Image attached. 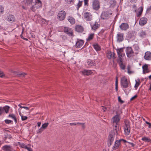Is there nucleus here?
<instances>
[{
    "instance_id": "f257e3e1",
    "label": "nucleus",
    "mask_w": 151,
    "mask_h": 151,
    "mask_svg": "<svg viewBox=\"0 0 151 151\" xmlns=\"http://www.w3.org/2000/svg\"><path fill=\"white\" fill-rule=\"evenodd\" d=\"M121 87L123 89V90L125 93L128 94L129 92L128 91L126 88H127L130 85V82L129 83L127 81V79L125 76H124L121 78Z\"/></svg>"
},
{
    "instance_id": "f03ea898",
    "label": "nucleus",
    "mask_w": 151,
    "mask_h": 151,
    "mask_svg": "<svg viewBox=\"0 0 151 151\" xmlns=\"http://www.w3.org/2000/svg\"><path fill=\"white\" fill-rule=\"evenodd\" d=\"M115 137V134L113 132H110L108 138V145L110 147L112 145Z\"/></svg>"
},
{
    "instance_id": "7ed1b4c3",
    "label": "nucleus",
    "mask_w": 151,
    "mask_h": 151,
    "mask_svg": "<svg viewBox=\"0 0 151 151\" xmlns=\"http://www.w3.org/2000/svg\"><path fill=\"white\" fill-rule=\"evenodd\" d=\"M66 16L65 12L63 10L59 11L57 14V19L60 21H63L64 19Z\"/></svg>"
},
{
    "instance_id": "20e7f679",
    "label": "nucleus",
    "mask_w": 151,
    "mask_h": 151,
    "mask_svg": "<svg viewBox=\"0 0 151 151\" xmlns=\"http://www.w3.org/2000/svg\"><path fill=\"white\" fill-rule=\"evenodd\" d=\"M64 32L69 36H73V34L72 29L69 27H65L63 29Z\"/></svg>"
},
{
    "instance_id": "39448f33",
    "label": "nucleus",
    "mask_w": 151,
    "mask_h": 151,
    "mask_svg": "<svg viewBox=\"0 0 151 151\" xmlns=\"http://www.w3.org/2000/svg\"><path fill=\"white\" fill-rule=\"evenodd\" d=\"M126 52L127 56L130 58L133 55L134 52L131 47H127L126 48Z\"/></svg>"
},
{
    "instance_id": "423d86ee",
    "label": "nucleus",
    "mask_w": 151,
    "mask_h": 151,
    "mask_svg": "<svg viewBox=\"0 0 151 151\" xmlns=\"http://www.w3.org/2000/svg\"><path fill=\"white\" fill-rule=\"evenodd\" d=\"M121 141H123L125 143L127 142L126 140L123 139L116 140L114 144L112 147V149L114 150H116L121 145L120 142Z\"/></svg>"
},
{
    "instance_id": "0eeeda50",
    "label": "nucleus",
    "mask_w": 151,
    "mask_h": 151,
    "mask_svg": "<svg viewBox=\"0 0 151 151\" xmlns=\"http://www.w3.org/2000/svg\"><path fill=\"white\" fill-rule=\"evenodd\" d=\"M120 120L119 116L118 114H116L113 117L111 120V123L113 125L119 124Z\"/></svg>"
},
{
    "instance_id": "6e6552de",
    "label": "nucleus",
    "mask_w": 151,
    "mask_h": 151,
    "mask_svg": "<svg viewBox=\"0 0 151 151\" xmlns=\"http://www.w3.org/2000/svg\"><path fill=\"white\" fill-rule=\"evenodd\" d=\"M124 132L125 135H128L130 132V123L129 122L126 123L124 127Z\"/></svg>"
},
{
    "instance_id": "1a4fd4ad",
    "label": "nucleus",
    "mask_w": 151,
    "mask_h": 151,
    "mask_svg": "<svg viewBox=\"0 0 151 151\" xmlns=\"http://www.w3.org/2000/svg\"><path fill=\"white\" fill-rule=\"evenodd\" d=\"M112 13H109V12L103 11L101 15V18L103 19H106L111 15Z\"/></svg>"
},
{
    "instance_id": "9d476101",
    "label": "nucleus",
    "mask_w": 151,
    "mask_h": 151,
    "mask_svg": "<svg viewBox=\"0 0 151 151\" xmlns=\"http://www.w3.org/2000/svg\"><path fill=\"white\" fill-rule=\"evenodd\" d=\"M93 8L96 10H98L100 7V3L99 1L95 0L93 2Z\"/></svg>"
},
{
    "instance_id": "9b49d317",
    "label": "nucleus",
    "mask_w": 151,
    "mask_h": 151,
    "mask_svg": "<svg viewBox=\"0 0 151 151\" xmlns=\"http://www.w3.org/2000/svg\"><path fill=\"white\" fill-rule=\"evenodd\" d=\"M115 54L114 52H113L110 51H108L106 53V56L109 59H111V58L113 59V62H114V59L116 58L115 57Z\"/></svg>"
},
{
    "instance_id": "f8f14e48",
    "label": "nucleus",
    "mask_w": 151,
    "mask_h": 151,
    "mask_svg": "<svg viewBox=\"0 0 151 151\" xmlns=\"http://www.w3.org/2000/svg\"><path fill=\"white\" fill-rule=\"evenodd\" d=\"M124 34L122 33L119 32L116 37L117 41L119 42H122L124 40Z\"/></svg>"
},
{
    "instance_id": "ddd939ff",
    "label": "nucleus",
    "mask_w": 151,
    "mask_h": 151,
    "mask_svg": "<svg viewBox=\"0 0 151 151\" xmlns=\"http://www.w3.org/2000/svg\"><path fill=\"white\" fill-rule=\"evenodd\" d=\"M90 25L91 27V29L96 31L98 28H99L100 26V24L99 23L96 21L94 24H92L91 23H90Z\"/></svg>"
},
{
    "instance_id": "4468645a",
    "label": "nucleus",
    "mask_w": 151,
    "mask_h": 151,
    "mask_svg": "<svg viewBox=\"0 0 151 151\" xmlns=\"http://www.w3.org/2000/svg\"><path fill=\"white\" fill-rule=\"evenodd\" d=\"M120 29L122 30H126L129 28L128 24L126 23H123L119 26Z\"/></svg>"
},
{
    "instance_id": "2eb2a0df",
    "label": "nucleus",
    "mask_w": 151,
    "mask_h": 151,
    "mask_svg": "<svg viewBox=\"0 0 151 151\" xmlns=\"http://www.w3.org/2000/svg\"><path fill=\"white\" fill-rule=\"evenodd\" d=\"M147 19L145 17L141 18L139 21V24L141 26H143L147 23Z\"/></svg>"
},
{
    "instance_id": "dca6fc26",
    "label": "nucleus",
    "mask_w": 151,
    "mask_h": 151,
    "mask_svg": "<svg viewBox=\"0 0 151 151\" xmlns=\"http://www.w3.org/2000/svg\"><path fill=\"white\" fill-rule=\"evenodd\" d=\"M6 19L10 22H13L15 21V17L12 14H8L7 16Z\"/></svg>"
},
{
    "instance_id": "f3484780",
    "label": "nucleus",
    "mask_w": 151,
    "mask_h": 151,
    "mask_svg": "<svg viewBox=\"0 0 151 151\" xmlns=\"http://www.w3.org/2000/svg\"><path fill=\"white\" fill-rule=\"evenodd\" d=\"M135 32L134 31H131L129 32L127 35V37L129 39H131L135 37Z\"/></svg>"
},
{
    "instance_id": "a211bd4d",
    "label": "nucleus",
    "mask_w": 151,
    "mask_h": 151,
    "mask_svg": "<svg viewBox=\"0 0 151 151\" xmlns=\"http://www.w3.org/2000/svg\"><path fill=\"white\" fill-rule=\"evenodd\" d=\"M1 149L5 151H12L13 150L11 146L7 145L3 146Z\"/></svg>"
},
{
    "instance_id": "6ab92c4d",
    "label": "nucleus",
    "mask_w": 151,
    "mask_h": 151,
    "mask_svg": "<svg viewBox=\"0 0 151 151\" xmlns=\"http://www.w3.org/2000/svg\"><path fill=\"white\" fill-rule=\"evenodd\" d=\"M84 42L82 40H78L76 44V47L77 48H81Z\"/></svg>"
},
{
    "instance_id": "aec40b11",
    "label": "nucleus",
    "mask_w": 151,
    "mask_h": 151,
    "mask_svg": "<svg viewBox=\"0 0 151 151\" xmlns=\"http://www.w3.org/2000/svg\"><path fill=\"white\" fill-rule=\"evenodd\" d=\"M94 49L97 52H98L101 50V46L97 43H95L92 45Z\"/></svg>"
},
{
    "instance_id": "412c9836",
    "label": "nucleus",
    "mask_w": 151,
    "mask_h": 151,
    "mask_svg": "<svg viewBox=\"0 0 151 151\" xmlns=\"http://www.w3.org/2000/svg\"><path fill=\"white\" fill-rule=\"evenodd\" d=\"M75 29L76 31L78 32H81L83 30L84 28L83 27L80 25H77L75 27Z\"/></svg>"
},
{
    "instance_id": "4be33fe9",
    "label": "nucleus",
    "mask_w": 151,
    "mask_h": 151,
    "mask_svg": "<svg viewBox=\"0 0 151 151\" xmlns=\"http://www.w3.org/2000/svg\"><path fill=\"white\" fill-rule=\"evenodd\" d=\"M145 59L147 60H150L151 59V53L150 52L147 51L145 53L144 56Z\"/></svg>"
},
{
    "instance_id": "5701e85b",
    "label": "nucleus",
    "mask_w": 151,
    "mask_h": 151,
    "mask_svg": "<svg viewBox=\"0 0 151 151\" xmlns=\"http://www.w3.org/2000/svg\"><path fill=\"white\" fill-rule=\"evenodd\" d=\"M142 68L143 74H145L150 72V70L148 68V66L147 64H145L143 65L142 66Z\"/></svg>"
},
{
    "instance_id": "b1692460",
    "label": "nucleus",
    "mask_w": 151,
    "mask_h": 151,
    "mask_svg": "<svg viewBox=\"0 0 151 151\" xmlns=\"http://www.w3.org/2000/svg\"><path fill=\"white\" fill-rule=\"evenodd\" d=\"M92 19V17L91 14L88 12H86V20L88 21H91Z\"/></svg>"
},
{
    "instance_id": "393cba45",
    "label": "nucleus",
    "mask_w": 151,
    "mask_h": 151,
    "mask_svg": "<svg viewBox=\"0 0 151 151\" xmlns=\"http://www.w3.org/2000/svg\"><path fill=\"white\" fill-rule=\"evenodd\" d=\"M87 63L89 66H94L96 65V63L94 60H88Z\"/></svg>"
},
{
    "instance_id": "a878e982",
    "label": "nucleus",
    "mask_w": 151,
    "mask_h": 151,
    "mask_svg": "<svg viewBox=\"0 0 151 151\" xmlns=\"http://www.w3.org/2000/svg\"><path fill=\"white\" fill-rule=\"evenodd\" d=\"M95 34L94 33H91L89 34L88 37L86 39L87 42L90 41L93 39L94 36Z\"/></svg>"
},
{
    "instance_id": "bb28decb",
    "label": "nucleus",
    "mask_w": 151,
    "mask_h": 151,
    "mask_svg": "<svg viewBox=\"0 0 151 151\" xmlns=\"http://www.w3.org/2000/svg\"><path fill=\"white\" fill-rule=\"evenodd\" d=\"M68 20L71 24H73L75 23V19L72 16L68 17Z\"/></svg>"
},
{
    "instance_id": "cd10ccee",
    "label": "nucleus",
    "mask_w": 151,
    "mask_h": 151,
    "mask_svg": "<svg viewBox=\"0 0 151 151\" xmlns=\"http://www.w3.org/2000/svg\"><path fill=\"white\" fill-rule=\"evenodd\" d=\"M3 109V112H4L6 114L8 113L10 107L8 106H6L3 107H2Z\"/></svg>"
},
{
    "instance_id": "c85d7f7f",
    "label": "nucleus",
    "mask_w": 151,
    "mask_h": 151,
    "mask_svg": "<svg viewBox=\"0 0 151 151\" xmlns=\"http://www.w3.org/2000/svg\"><path fill=\"white\" fill-rule=\"evenodd\" d=\"M119 124H116H116H114V125L112 124L113 127H114V130L116 134H118V132L119 131Z\"/></svg>"
},
{
    "instance_id": "c756f323",
    "label": "nucleus",
    "mask_w": 151,
    "mask_h": 151,
    "mask_svg": "<svg viewBox=\"0 0 151 151\" xmlns=\"http://www.w3.org/2000/svg\"><path fill=\"white\" fill-rule=\"evenodd\" d=\"M84 123H81L79 122H74V123H70V126H73V125H81L82 126V128L84 127Z\"/></svg>"
},
{
    "instance_id": "7c9ffc66",
    "label": "nucleus",
    "mask_w": 151,
    "mask_h": 151,
    "mask_svg": "<svg viewBox=\"0 0 151 151\" xmlns=\"http://www.w3.org/2000/svg\"><path fill=\"white\" fill-rule=\"evenodd\" d=\"M118 64L121 69L124 70L125 69L126 67L125 65L123 63V62H121V63H119Z\"/></svg>"
},
{
    "instance_id": "2f4dec72",
    "label": "nucleus",
    "mask_w": 151,
    "mask_h": 151,
    "mask_svg": "<svg viewBox=\"0 0 151 151\" xmlns=\"http://www.w3.org/2000/svg\"><path fill=\"white\" fill-rule=\"evenodd\" d=\"M33 0H24L25 4L26 5L30 6L31 5Z\"/></svg>"
},
{
    "instance_id": "473e14b6",
    "label": "nucleus",
    "mask_w": 151,
    "mask_h": 151,
    "mask_svg": "<svg viewBox=\"0 0 151 151\" xmlns=\"http://www.w3.org/2000/svg\"><path fill=\"white\" fill-rule=\"evenodd\" d=\"M38 6L35 4L34 5H33L30 8L31 9L33 12L35 11L38 8H40V7H38Z\"/></svg>"
},
{
    "instance_id": "72a5a7b5",
    "label": "nucleus",
    "mask_w": 151,
    "mask_h": 151,
    "mask_svg": "<svg viewBox=\"0 0 151 151\" xmlns=\"http://www.w3.org/2000/svg\"><path fill=\"white\" fill-rule=\"evenodd\" d=\"M124 47H123L120 48H118L116 49V51L117 55H122V53L123 52V49Z\"/></svg>"
},
{
    "instance_id": "f704fd0d",
    "label": "nucleus",
    "mask_w": 151,
    "mask_h": 151,
    "mask_svg": "<svg viewBox=\"0 0 151 151\" xmlns=\"http://www.w3.org/2000/svg\"><path fill=\"white\" fill-rule=\"evenodd\" d=\"M35 4L38 6V7H42V2L40 0H35Z\"/></svg>"
},
{
    "instance_id": "c9c22d12",
    "label": "nucleus",
    "mask_w": 151,
    "mask_h": 151,
    "mask_svg": "<svg viewBox=\"0 0 151 151\" xmlns=\"http://www.w3.org/2000/svg\"><path fill=\"white\" fill-rule=\"evenodd\" d=\"M141 140L147 142H151V139L149 138L146 137H142V138Z\"/></svg>"
},
{
    "instance_id": "e433bc0d",
    "label": "nucleus",
    "mask_w": 151,
    "mask_h": 151,
    "mask_svg": "<svg viewBox=\"0 0 151 151\" xmlns=\"http://www.w3.org/2000/svg\"><path fill=\"white\" fill-rule=\"evenodd\" d=\"M139 9H140V10L138 11V13H137V17H139L141 15L143 11V8L142 6H141Z\"/></svg>"
},
{
    "instance_id": "4c0bfd02",
    "label": "nucleus",
    "mask_w": 151,
    "mask_h": 151,
    "mask_svg": "<svg viewBox=\"0 0 151 151\" xmlns=\"http://www.w3.org/2000/svg\"><path fill=\"white\" fill-rule=\"evenodd\" d=\"M117 62L118 63L123 62V57L122 55H118Z\"/></svg>"
},
{
    "instance_id": "58836bf2",
    "label": "nucleus",
    "mask_w": 151,
    "mask_h": 151,
    "mask_svg": "<svg viewBox=\"0 0 151 151\" xmlns=\"http://www.w3.org/2000/svg\"><path fill=\"white\" fill-rule=\"evenodd\" d=\"M9 117L13 119L15 122L16 123L17 122V120L15 115L14 114H9Z\"/></svg>"
},
{
    "instance_id": "ea45409f",
    "label": "nucleus",
    "mask_w": 151,
    "mask_h": 151,
    "mask_svg": "<svg viewBox=\"0 0 151 151\" xmlns=\"http://www.w3.org/2000/svg\"><path fill=\"white\" fill-rule=\"evenodd\" d=\"M17 143L19 146L22 148L25 149L27 147V146L23 143H21L19 142H18Z\"/></svg>"
},
{
    "instance_id": "a19ab883",
    "label": "nucleus",
    "mask_w": 151,
    "mask_h": 151,
    "mask_svg": "<svg viewBox=\"0 0 151 151\" xmlns=\"http://www.w3.org/2000/svg\"><path fill=\"white\" fill-rule=\"evenodd\" d=\"M115 90L116 92L118 91V78L117 76H116V79Z\"/></svg>"
},
{
    "instance_id": "79ce46f5",
    "label": "nucleus",
    "mask_w": 151,
    "mask_h": 151,
    "mask_svg": "<svg viewBox=\"0 0 151 151\" xmlns=\"http://www.w3.org/2000/svg\"><path fill=\"white\" fill-rule=\"evenodd\" d=\"M93 71H94V70H86V75L88 76L92 74L93 73Z\"/></svg>"
},
{
    "instance_id": "37998d69",
    "label": "nucleus",
    "mask_w": 151,
    "mask_h": 151,
    "mask_svg": "<svg viewBox=\"0 0 151 151\" xmlns=\"http://www.w3.org/2000/svg\"><path fill=\"white\" fill-rule=\"evenodd\" d=\"M146 33L145 31L142 30L139 34V35L140 37H143L146 35Z\"/></svg>"
},
{
    "instance_id": "c03bdc74",
    "label": "nucleus",
    "mask_w": 151,
    "mask_h": 151,
    "mask_svg": "<svg viewBox=\"0 0 151 151\" xmlns=\"http://www.w3.org/2000/svg\"><path fill=\"white\" fill-rule=\"evenodd\" d=\"M49 124L48 123H45L42 124L41 127L44 129H46Z\"/></svg>"
},
{
    "instance_id": "a18cd8bd",
    "label": "nucleus",
    "mask_w": 151,
    "mask_h": 151,
    "mask_svg": "<svg viewBox=\"0 0 151 151\" xmlns=\"http://www.w3.org/2000/svg\"><path fill=\"white\" fill-rule=\"evenodd\" d=\"M19 114L21 116V119L22 121L25 120L27 119V116L22 115L20 112H19Z\"/></svg>"
},
{
    "instance_id": "49530a36",
    "label": "nucleus",
    "mask_w": 151,
    "mask_h": 151,
    "mask_svg": "<svg viewBox=\"0 0 151 151\" xmlns=\"http://www.w3.org/2000/svg\"><path fill=\"white\" fill-rule=\"evenodd\" d=\"M82 1H80V0L78 1V3L77 4L76 6H77V10H78L79 8L82 5Z\"/></svg>"
},
{
    "instance_id": "de8ad7c7",
    "label": "nucleus",
    "mask_w": 151,
    "mask_h": 151,
    "mask_svg": "<svg viewBox=\"0 0 151 151\" xmlns=\"http://www.w3.org/2000/svg\"><path fill=\"white\" fill-rule=\"evenodd\" d=\"M133 47L135 50L136 51H138L139 49V47L137 44H134L133 45Z\"/></svg>"
},
{
    "instance_id": "09e8293b",
    "label": "nucleus",
    "mask_w": 151,
    "mask_h": 151,
    "mask_svg": "<svg viewBox=\"0 0 151 151\" xmlns=\"http://www.w3.org/2000/svg\"><path fill=\"white\" fill-rule=\"evenodd\" d=\"M43 130L44 129L41 127L37 131V134H40Z\"/></svg>"
},
{
    "instance_id": "8fccbe9b",
    "label": "nucleus",
    "mask_w": 151,
    "mask_h": 151,
    "mask_svg": "<svg viewBox=\"0 0 151 151\" xmlns=\"http://www.w3.org/2000/svg\"><path fill=\"white\" fill-rule=\"evenodd\" d=\"M4 11V8L2 6H0V14H2Z\"/></svg>"
},
{
    "instance_id": "3c124183",
    "label": "nucleus",
    "mask_w": 151,
    "mask_h": 151,
    "mask_svg": "<svg viewBox=\"0 0 151 151\" xmlns=\"http://www.w3.org/2000/svg\"><path fill=\"white\" fill-rule=\"evenodd\" d=\"M73 0H65L66 3L68 4H70L73 2Z\"/></svg>"
},
{
    "instance_id": "603ef678",
    "label": "nucleus",
    "mask_w": 151,
    "mask_h": 151,
    "mask_svg": "<svg viewBox=\"0 0 151 151\" xmlns=\"http://www.w3.org/2000/svg\"><path fill=\"white\" fill-rule=\"evenodd\" d=\"M12 122V121L10 120L6 119L5 120V122L7 124H9Z\"/></svg>"
},
{
    "instance_id": "864d4df0",
    "label": "nucleus",
    "mask_w": 151,
    "mask_h": 151,
    "mask_svg": "<svg viewBox=\"0 0 151 151\" xmlns=\"http://www.w3.org/2000/svg\"><path fill=\"white\" fill-rule=\"evenodd\" d=\"M18 75L20 76L24 77L26 75V74L25 73H21L19 74Z\"/></svg>"
},
{
    "instance_id": "5fc2aeb1",
    "label": "nucleus",
    "mask_w": 151,
    "mask_h": 151,
    "mask_svg": "<svg viewBox=\"0 0 151 151\" xmlns=\"http://www.w3.org/2000/svg\"><path fill=\"white\" fill-rule=\"evenodd\" d=\"M138 96L137 95V94H136L135 95H134V96H133L130 99V100L131 101H132V100H133L135 99H136L137 97Z\"/></svg>"
},
{
    "instance_id": "6e6d98bb",
    "label": "nucleus",
    "mask_w": 151,
    "mask_h": 151,
    "mask_svg": "<svg viewBox=\"0 0 151 151\" xmlns=\"http://www.w3.org/2000/svg\"><path fill=\"white\" fill-rule=\"evenodd\" d=\"M118 100L119 102L121 103H122L124 102V101L121 99V97L120 96L118 97Z\"/></svg>"
},
{
    "instance_id": "4d7b16f0",
    "label": "nucleus",
    "mask_w": 151,
    "mask_h": 151,
    "mask_svg": "<svg viewBox=\"0 0 151 151\" xmlns=\"http://www.w3.org/2000/svg\"><path fill=\"white\" fill-rule=\"evenodd\" d=\"M139 82H137V81H136V83L134 86L135 88H137L139 85Z\"/></svg>"
},
{
    "instance_id": "13d9d810",
    "label": "nucleus",
    "mask_w": 151,
    "mask_h": 151,
    "mask_svg": "<svg viewBox=\"0 0 151 151\" xmlns=\"http://www.w3.org/2000/svg\"><path fill=\"white\" fill-rule=\"evenodd\" d=\"M80 73L81 75L85 76V70H83V71H81Z\"/></svg>"
},
{
    "instance_id": "bf43d9fd",
    "label": "nucleus",
    "mask_w": 151,
    "mask_h": 151,
    "mask_svg": "<svg viewBox=\"0 0 151 151\" xmlns=\"http://www.w3.org/2000/svg\"><path fill=\"white\" fill-rule=\"evenodd\" d=\"M3 113V109L2 107H0V115H1Z\"/></svg>"
},
{
    "instance_id": "052dcab7",
    "label": "nucleus",
    "mask_w": 151,
    "mask_h": 151,
    "mask_svg": "<svg viewBox=\"0 0 151 151\" xmlns=\"http://www.w3.org/2000/svg\"><path fill=\"white\" fill-rule=\"evenodd\" d=\"M151 11V5L149 7L147 8L146 12H149Z\"/></svg>"
},
{
    "instance_id": "680f3d73",
    "label": "nucleus",
    "mask_w": 151,
    "mask_h": 151,
    "mask_svg": "<svg viewBox=\"0 0 151 151\" xmlns=\"http://www.w3.org/2000/svg\"><path fill=\"white\" fill-rule=\"evenodd\" d=\"M4 76V74L0 70V77H2Z\"/></svg>"
},
{
    "instance_id": "e2e57ef3",
    "label": "nucleus",
    "mask_w": 151,
    "mask_h": 151,
    "mask_svg": "<svg viewBox=\"0 0 151 151\" xmlns=\"http://www.w3.org/2000/svg\"><path fill=\"white\" fill-rule=\"evenodd\" d=\"M25 149H27L28 151H32V150L30 148L28 147L27 146Z\"/></svg>"
},
{
    "instance_id": "0e129e2a",
    "label": "nucleus",
    "mask_w": 151,
    "mask_h": 151,
    "mask_svg": "<svg viewBox=\"0 0 151 151\" xmlns=\"http://www.w3.org/2000/svg\"><path fill=\"white\" fill-rule=\"evenodd\" d=\"M127 142L129 143L130 145H131L132 147H134V144L132 142Z\"/></svg>"
},
{
    "instance_id": "69168bd1",
    "label": "nucleus",
    "mask_w": 151,
    "mask_h": 151,
    "mask_svg": "<svg viewBox=\"0 0 151 151\" xmlns=\"http://www.w3.org/2000/svg\"><path fill=\"white\" fill-rule=\"evenodd\" d=\"M137 0H130V2L132 3H136Z\"/></svg>"
},
{
    "instance_id": "338daca9",
    "label": "nucleus",
    "mask_w": 151,
    "mask_h": 151,
    "mask_svg": "<svg viewBox=\"0 0 151 151\" xmlns=\"http://www.w3.org/2000/svg\"><path fill=\"white\" fill-rule=\"evenodd\" d=\"M22 108H24L25 109H26L27 110H29V108L28 107H26V106H23V107H21Z\"/></svg>"
},
{
    "instance_id": "774afa93",
    "label": "nucleus",
    "mask_w": 151,
    "mask_h": 151,
    "mask_svg": "<svg viewBox=\"0 0 151 151\" xmlns=\"http://www.w3.org/2000/svg\"><path fill=\"white\" fill-rule=\"evenodd\" d=\"M41 124V122H38L37 123V125L38 127H40Z\"/></svg>"
}]
</instances>
